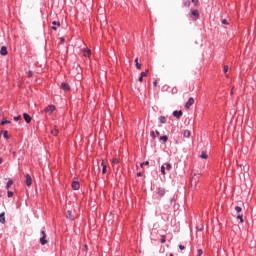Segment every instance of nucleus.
Returning <instances> with one entry per match:
<instances>
[{
    "mask_svg": "<svg viewBox=\"0 0 256 256\" xmlns=\"http://www.w3.org/2000/svg\"><path fill=\"white\" fill-rule=\"evenodd\" d=\"M166 193L165 188L158 187L156 190V194L158 195L157 199L160 200Z\"/></svg>",
    "mask_w": 256,
    "mask_h": 256,
    "instance_id": "f257e3e1",
    "label": "nucleus"
},
{
    "mask_svg": "<svg viewBox=\"0 0 256 256\" xmlns=\"http://www.w3.org/2000/svg\"><path fill=\"white\" fill-rule=\"evenodd\" d=\"M190 13H191V18L193 21H197L200 18V14H199L198 10H193V8H192Z\"/></svg>",
    "mask_w": 256,
    "mask_h": 256,
    "instance_id": "f03ea898",
    "label": "nucleus"
},
{
    "mask_svg": "<svg viewBox=\"0 0 256 256\" xmlns=\"http://www.w3.org/2000/svg\"><path fill=\"white\" fill-rule=\"evenodd\" d=\"M55 106L54 105H49L44 109L45 113H48L49 115L53 113V111H55Z\"/></svg>",
    "mask_w": 256,
    "mask_h": 256,
    "instance_id": "7ed1b4c3",
    "label": "nucleus"
},
{
    "mask_svg": "<svg viewBox=\"0 0 256 256\" xmlns=\"http://www.w3.org/2000/svg\"><path fill=\"white\" fill-rule=\"evenodd\" d=\"M200 176H201L200 173H195L194 176L191 179V183L196 185L197 182L199 181Z\"/></svg>",
    "mask_w": 256,
    "mask_h": 256,
    "instance_id": "20e7f679",
    "label": "nucleus"
},
{
    "mask_svg": "<svg viewBox=\"0 0 256 256\" xmlns=\"http://www.w3.org/2000/svg\"><path fill=\"white\" fill-rule=\"evenodd\" d=\"M25 179H26V182H25L26 186L31 187V185L33 184V179L31 178V175L27 174L25 176Z\"/></svg>",
    "mask_w": 256,
    "mask_h": 256,
    "instance_id": "39448f33",
    "label": "nucleus"
},
{
    "mask_svg": "<svg viewBox=\"0 0 256 256\" xmlns=\"http://www.w3.org/2000/svg\"><path fill=\"white\" fill-rule=\"evenodd\" d=\"M60 88H61L63 91H65V92H68V91L71 90L69 84L66 83V82H63V83L61 84Z\"/></svg>",
    "mask_w": 256,
    "mask_h": 256,
    "instance_id": "423d86ee",
    "label": "nucleus"
},
{
    "mask_svg": "<svg viewBox=\"0 0 256 256\" xmlns=\"http://www.w3.org/2000/svg\"><path fill=\"white\" fill-rule=\"evenodd\" d=\"M23 118L25 120L26 123H31V121L33 120V118H31V115L27 114V113H24L23 114Z\"/></svg>",
    "mask_w": 256,
    "mask_h": 256,
    "instance_id": "0eeeda50",
    "label": "nucleus"
},
{
    "mask_svg": "<svg viewBox=\"0 0 256 256\" xmlns=\"http://www.w3.org/2000/svg\"><path fill=\"white\" fill-rule=\"evenodd\" d=\"M195 100L191 97L189 98L188 102L185 104V108L189 109L193 104H194Z\"/></svg>",
    "mask_w": 256,
    "mask_h": 256,
    "instance_id": "6e6552de",
    "label": "nucleus"
},
{
    "mask_svg": "<svg viewBox=\"0 0 256 256\" xmlns=\"http://www.w3.org/2000/svg\"><path fill=\"white\" fill-rule=\"evenodd\" d=\"M65 216L67 219L73 221L75 219L74 215L72 214V212L70 210H68L66 213H65Z\"/></svg>",
    "mask_w": 256,
    "mask_h": 256,
    "instance_id": "1a4fd4ad",
    "label": "nucleus"
},
{
    "mask_svg": "<svg viewBox=\"0 0 256 256\" xmlns=\"http://www.w3.org/2000/svg\"><path fill=\"white\" fill-rule=\"evenodd\" d=\"M71 187L73 190H79L80 188V184L78 181H73L72 184H71Z\"/></svg>",
    "mask_w": 256,
    "mask_h": 256,
    "instance_id": "9d476101",
    "label": "nucleus"
},
{
    "mask_svg": "<svg viewBox=\"0 0 256 256\" xmlns=\"http://www.w3.org/2000/svg\"><path fill=\"white\" fill-rule=\"evenodd\" d=\"M182 115H183V112L181 110L179 111L176 110L173 112V116L176 117L177 119H180Z\"/></svg>",
    "mask_w": 256,
    "mask_h": 256,
    "instance_id": "9b49d317",
    "label": "nucleus"
},
{
    "mask_svg": "<svg viewBox=\"0 0 256 256\" xmlns=\"http://www.w3.org/2000/svg\"><path fill=\"white\" fill-rule=\"evenodd\" d=\"M7 54H9V52L7 51V47L5 46L1 47L0 55L7 56Z\"/></svg>",
    "mask_w": 256,
    "mask_h": 256,
    "instance_id": "f8f14e48",
    "label": "nucleus"
},
{
    "mask_svg": "<svg viewBox=\"0 0 256 256\" xmlns=\"http://www.w3.org/2000/svg\"><path fill=\"white\" fill-rule=\"evenodd\" d=\"M167 141H168V136L167 135L161 136L159 138V142H161L162 144L167 143Z\"/></svg>",
    "mask_w": 256,
    "mask_h": 256,
    "instance_id": "ddd939ff",
    "label": "nucleus"
},
{
    "mask_svg": "<svg viewBox=\"0 0 256 256\" xmlns=\"http://www.w3.org/2000/svg\"><path fill=\"white\" fill-rule=\"evenodd\" d=\"M47 240H46V235L44 234V236H42L41 238H40V244L41 245H45V244H47Z\"/></svg>",
    "mask_w": 256,
    "mask_h": 256,
    "instance_id": "4468645a",
    "label": "nucleus"
},
{
    "mask_svg": "<svg viewBox=\"0 0 256 256\" xmlns=\"http://www.w3.org/2000/svg\"><path fill=\"white\" fill-rule=\"evenodd\" d=\"M101 166H102V174H106V172H107V166L105 165V163H104L103 160H102Z\"/></svg>",
    "mask_w": 256,
    "mask_h": 256,
    "instance_id": "2eb2a0df",
    "label": "nucleus"
},
{
    "mask_svg": "<svg viewBox=\"0 0 256 256\" xmlns=\"http://www.w3.org/2000/svg\"><path fill=\"white\" fill-rule=\"evenodd\" d=\"M12 185H13V179H9V181L6 184V189L10 190Z\"/></svg>",
    "mask_w": 256,
    "mask_h": 256,
    "instance_id": "dca6fc26",
    "label": "nucleus"
},
{
    "mask_svg": "<svg viewBox=\"0 0 256 256\" xmlns=\"http://www.w3.org/2000/svg\"><path fill=\"white\" fill-rule=\"evenodd\" d=\"M0 223L5 224V212L0 214Z\"/></svg>",
    "mask_w": 256,
    "mask_h": 256,
    "instance_id": "f3484780",
    "label": "nucleus"
},
{
    "mask_svg": "<svg viewBox=\"0 0 256 256\" xmlns=\"http://www.w3.org/2000/svg\"><path fill=\"white\" fill-rule=\"evenodd\" d=\"M159 122H160L161 124H165V123L167 122L166 117L160 116V117H159Z\"/></svg>",
    "mask_w": 256,
    "mask_h": 256,
    "instance_id": "a211bd4d",
    "label": "nucleus"
},
{
    "mask_svg": "<svg viewBox=\"0 0 256 256\" xmlns=\"http://www.w3.org/2000/svg\"><path fill=\"white\" fill-rule=\"evenodd\" d=\"M200 158H202V159H208V154H207V152H206V151H203V152L201 153V155H200Z\"/></svg>",
    "mask_w": 256,
    "mask_h": 256,
    "instance_id": "6ab92c4d",
    "label": "nucleus"
},
{
    "mask_svg": "<svg viewBox=\"0 0 256 256\" xmlns=\"http://www.w3.org/2000/svg\"><path fill=\"white\" fill-rule=\"evenodd\" d=\"M163 165L167 171H170L172 169V165L170 163H165Z\"/></svg>",
    "mask_w": 256,
    "mask_h": 256,
    "instance_id": "aec40b11",
    "label": "nucleus"
},
{
    "mask_svg": "<svg viewBox=\"0 0 256 256\" xmlns=\"http://www.w3.org/2000/svg\"><path fill=\"white\" fill-rule=\"evenodd\" d=\"M83 53L85 57H89L91 55V51L89 49H85Z\"/></svg>",
    "mask_w": 256,
    "mask_h": 256,
    "instance_id": "412c9836",
    "label": "nucleus"
},
{
    "mask_svg": "<svg viewBox=\"0 0 256 256\" xmlns=\"http://www.w3.org/2000/svg\"><path fill=\"white\" fill-rule=\"evenodd\" d=\"M5 124H11V121H9V120L3 118L2 121H1V123H0V125H5Z\"/></svg>",
    "mask_w": 256,
    "mask_h": 256,
    "instance_id": "4be33fe9",
    "label": "nucleus"
},
{
    "mask_svg": "<svg viewBox=\"0 0 256 256\" xmlns=\"http://www.w3.org/2000/svg\"><path fill=\"white\" fill-rule=\"evenodd\" d=\"M190 135H191V132L188 131V130H185L184 133H183L184 138H189Z\"/></svg>",
    "mask_w": 256,
    "mask_h": 256,
    "instance_id": "5701e85b",
    "label": "nucleus"
},
{
    "mask_svg": "<svg viewBox=\"0 0 256 256\" xmlns=\"http://www.w3.org/2000/svg\"><path fill=\"white\" fill-rule=\"evenodd\" d=\"M135 65L138 70H141V64L138 62V58L135 59Z\"/></svg>",
    "mask_w": 256,
    "mask_h": 256,
    "instance_id": "b1692460",
    "label": "nucleus"
},
{
    "mask_svg": "<svg viewBox=\"0 0 256 256\" xmlns=\"http://www.w3.org/2000/svg\"><path fill=\"white\" fill-rule=\"evenodd\" d=\"M9 132H7V131H4V133H3V137H4V139H6V140H9V134H8Z\"/></svg>",
    "mask_w": 256,
    "mask_h": 256,
    "instance_id": "393cba45",
    "label": "nucleus"
},
{
    "mask_svg": "<svg viewBox=\"0 0 256 256\" xmlns=\"http://www.w3.org/2000/svg\"><path fill=\"white\" fill-rule=\"evenodd\" d=\"M183 4H184L185 7H190L191 6L190 0H186Z\"/></svg>",
    "mask_w": 256,
    "mask_h": 256,
    "instance_id": "a878e982",
    "label": "nucleus"
},
{
    "mask_svg": "<svg viewBox=\"0 0 256 256\" xmlns=\"http://www.w3.org/2000/svg\"><path fill=\"white\" fill-rule=\"evenodd\" d=\"M52 25L55 26V27H56V26H57V27H60L61 24H60V22H56V20H53V21H52Z\"/></svg>",
    "mask_w": 256,
    "mask_h": 256,
    "instance_id": "bb28decb",
    "label": "nucleus"
},
{
    "mask_svg": "<svg viewBox=\"0 0 256 256\" xmlns=\"http://www.w3.org/2000/svg\"><path fill=\"white\" fill-rule=\"evenodd\" d=\"M165 170H166V167H165V165L163 164V165L161 166V173H162L163 175L166 174Z\"/></svg>",
    "mask_w": 256,
    "mask_h": 256,
    "instance_id": "cd10ccee",
    "label": "nucleus"
},
{
    "mask_svg": "<svg viewBox=\"0 0 256 256\" xmlns=\"http://www.w3.org/2000/svg\"><path fill=\"white\" fill-rule=\"evenodd\" d=\"M58 130L57 129H53L52 131H51V134L53 135V136H57V134H58Z\"/></svg>",
    "mask_w": 256,
    "mask_h": 256,
    "instance_id": "c85d7f7f",
    "label": "nucleus"
},
{
    "mask_svg": "<svg viewBox=\"0 0 256 256\" xmlns=\"http://www.w3.org/2000/svg\"><path fill=\"white\" fill-rule=\"evenodd\" d=\"M237 219H239L241 223L244 222V219H243V215H242V214H239V215L237 216Z\"/></svg>",
    "mask_w": 256,
    "mask_h": 256,
    "instance_id": "c756f323",
    "label": "nucleus"
},
{
    "mask_svg": "<svg viewBox=\"0 0 256 256\" xmlns=\"http://www.w3.org/2000/svg\"><path fill=\"white\" fill-rule=\"evenodd\" d=\"M160 242H161L162 244H164V243L166 242V236H165V235H162V236H161Z\"/></svg>",
    "mask_w": 256,
    "mask_h": 256,
    "instance_id": "7c9ffc66",
    "label": "nucleus"
},
{
    "mask_svg": "<svg viewBox=\"0 0 256 256\" xmlns=\"http://www.w3.org/2000/svg\"><path fill=\"white\" fill-rule=\"evenodd\" d=\"M192 3L194 4L195 7L199 6V0H192Z\"/></svg>",
    "mask_w": 256,
    "mask_h": 256,
    "instance_id": "2f4dec72",
    "label": "nucleus"
},
{
    "mask_svg": "<svg viewBox=\"0 0 256 256\" xmlns=\"http://www.w3.org/2000/svg\"><path fill=\"white\" fill-rule=\"evenodd\" d=\"M150 136L152 137V139H156V133L154 131L150 132Z\"/></svg>",
    "mask_w": 256,
    "mask_h": 256,
    "instance_id": "473e14b6",
    "label": "nucleus"
},
{
    "mask_svg": "<svg viewBox=\"0 0 256 256\" xmlns=\"http://www.w3.org/2000/svg\"><path fill=\"white\" fill-rule=\"evenodd\" d=\"M148 72H149V71H148V70H146L145 72H142V73L140 74V76H142V77L144 78V77H146V76H147Z\"/></svg>",
    "mask_w": 256,
    "mask_h": 256,
    "instance_id": "72a5a7b5",
    "label": "nucleus"
},
{
    "mask_svg": "<svg viewBox=\"0 0 256 256\" xmlns=\"http://www.w3.org/2000/svg\"><path fill=\"white\" fill-rule=\"evenodd\" d=\"M228 70H229V67H228V66H224L223 71H224V73L226 74V76H227Z\"/></svg>",
    "mask_w": 256,
    "mask_h": 256,
    "instance_id": "f704fd0d",
    "label": "nucleus"
},
{
    "mask_svg": "<svg viewBox=\"0 0 256 256\" xmlns=\"http://www.w3.org/2000/svg\"><path fill=\"white\" fill-rule=\"evenodd\" d=\"M118 163H119V160L116 159V158H114L113 161H112V164H113V165H117Z\"/></svg>",
    "mask_w": 256,
    "mask_h": 256,
    "instance_id": "c9c22d12",
    "label": "nucleus"
},
{
    "mask_svg": "<svg viewBox=\"0 0 256 256\" xmlns=\"http://www.w3.org/2000/svg\"><path fill=\"white\" fill-rule=\"evenodd\" d=\"M13 195H14V193H13L12 191H8V192H7V196H8L9 198L13 197Z\"/></svg>",
    "mask_w": 256,
    "mask_h": 256,
    "instance_id": "e433bc0d",
    "label": "nucleus"
},
{
    "mask_svg": "<svg viewBox=\"0 0 256 256\" xmlns=\"http://www.w3.org/2000/svg\"><path fill=\"white\" fill-rule=\"evenodd\" d=\"M197 256H202L203 255V250L202 249H198V251H197Z\"/></svg>",
    "mask_w": 256,
    "mask_h": 256,
    "instance_id": "4c0bfd02",
    "label": "nucleus"
},
{
    "mask_svg": "<svg viewBox=\"0 0 256 256\" xmlns=\"http://www.w3.org/2000/svg\"><path fill=\"white\" fill-rule=\"evenodd\" d=\"M235 210L237 211V213H240V212L242 211V208L239 207V206H236V207H235Z\"/></svg>",
    "mask_w": 256,
    "mask_h": 256,
    "instance_id": "58836bf2",
    "label": "nucleus"
},
{
    "mask_svg": "<svg viewBox=\"0 0 256 256\" xmlns=\"http://www.w3.org/2000/svg\"><path fill=\"white\" fill-rule=\"evenodd\" d=\"M221 22H222L223 25H229V22L226 19L221 20Z\"/></svg>",
    "mask_w": 256,
    "mask_h": 256,
    "instance_id": "ea45409f",
    "label": "nucleus"
},
{
    "mask_svg": "<svg viewBox=\"0 0 256 256\" xmlns=\"http://www.w3.org/2000/svg\"><path fill=\"white\" fill-rule=\"evenodd\" d=\"M144 165L145 166H148L149 165V161H146V162H144V163H142L140 166H141V168H143L144 167Z\"/></svg>",
    "mask_w": 256,
    "mask_h": 256,
    "instance_id": "a19ab883",
    "label": "nucleus"
},
{
    "mask_svg": "<svg viewBox=\"0 0 256 256\" xmlns=\"http://www.w3.org/2000/svg\"><path fill=\"white\" fill-rule=\"evenodd\" d=\"M14 120H15L16 122L20 121V120H21V116H16V117H14Z\"/></svg>",
    "mask_w": 256,
    "mask_h": 256,
    "instance_id": "79ce46f5",
    "label": "nucleus"
},
{
    "mask_svg": "<svg viewBox=\"0 0 256 256\" xmlns=\"http://www.w3.org/2000/svg\"><path fill=\"white\" fill-rule=\"evenodd\" d=\"M185 246L184 245H179V249L181 250V251H183V250H185Z\"/></svg>",
    "mask_w": 256,
    "mask_h": 256,
    "instance_id": "37998d69",
    "label": "nucleus"
},
{
    "mask_svg": "<svg viewBox=\"0 0 256 256\" xmlns=\"http://www.w3.org/2000/svg\"><path fill=\"white\" fill-rule=\"evenodd\" d=\"M155 132V136L159 137L160 136V132L158 130L154 131Z\"/></svg>",
    "mask_w": 256,
    "mask_h": 256,
    "instance_id": "c03bdc74",
    "label": "nucleus"
},
{
    "mask_svg": "<svg viewBox=\"0 0 256 256\" xmlns=\"http://www.w3.org/2000/svg\"><path fill=\"white\" fill-rule=\"evenodd\" d=\"M87 249H88V246H87V245H84V246L82 247V250H83V251H87Z\"/></svg>",
    "mask_w": 256,
    "mask_h": 256,
    "instance_id": "a18cd8bd",
    "label": "nucleus"
},
{
    "mask_svg": "<svg viewBox=\"0 0 256 256\" xmlns=\"http://www.w3.org/2000/svg\"><path fill=\"white\" fill-rule=\"evenodd\" d=\"M64 42H65V38L62 37V38L60 39V44H63Z\"/></svg>",
    "mask_w": 256,
    "mask_h": 256,
    "instance_id": "49530a36",
    "label": "nucleus"
},
{
    "mask_svg": "<svg viewBox=\"0 0 256 256\" xmlns=\"http://www.w3.org/2000/svg\"><path fill=\"white\" fill-rule=\"evenodd\" d=\"M139 82H143V77L140 75L139 79H138Z\"/></svg>",
    "mask_w": 256,
    "mask_h": 256,
    "instance_id": "de8ad7c7",
    "label": "nucleus"
},
{
    "mask_svg": "<svg viewBox=\"0 0 256 256\" xmlns=\"http://www.w3.org/2000/svg\"><path fill=\"white\" fill-rule=\"evenodd\" d=\"M157 84H158V82L155 80V81L153 82L154 87H156Z\"/></svg>",
    "mask_w": 256,
    "mask_h": 256,
    "instance_id": "09e8293b",
    "label": "nucleus"
},
{
    "mask_svg": "<svg viewBox=\"0 0 256 256\" xmlns=\"http://www.w3.org/2000/svg\"><path fill=\"white\" fill-rule=\"evenodd\" d=\"M52 30L57 31V28L53 25V27H51Z\"/></svg>",
    "mask_w": 256,
    "mask_h": 256,
    "instance_id": "8fccbe9b",
    "label": "nucleus"
},
{
    "mask_svg": "<svg viewBox=\"0 0 256 256\" xmlns=\"http://www.w3.org/2000/svg\"><path fill=\"white\" fill-rule=\"evenodd\" d=\"M137 176H138V177H142V173H141V172H138V173H137Z\"/></svg>",
    "mask_w": 256,
    "mask_h": 256,
    "instance_id": "3c124183",
    "label": "nucleus"
},
{
    "mask_svg": "<svg viewBox=\"0 0 256 256\" xmlns=\"http://www.w3.org/2000/svg\"><path fill=\"white\" fill-rule=\"evenodd\" d=\"M29 77H33V72H29Z\"/></svg>",
    "mask_w": 256,
    "mask_h": 256,
    "instance_id": "603ef678",
    "label": "nucleus"
},
{
    "mask_svg": "<svg viewBox=\"0 0 256 256\" xmlns=\"http://www.w3.org/2000/svg\"><path fill=\"white\" fill-rule=\"evenodd\" d=\"M42 236L46 235L45 231H41Z\"/></svg>",
    "mask_w": 256,
    "mask_h": 256,
    "instance_id": "864d4df0",
    "label": "nucleus"
},
{
    "mask_svg": "<svg viewBox=\"0 0 256 256\" xmlns=\"http://www.w3.org/2000/svg\"><path fill=\"white\" fill-rule=\"evenodd\" d=\"M2 163H3V158L0 157V164H2Z\"/></svg>",
    "mask_w": 256,
    "mask_h": 256,
    "instance_id": "5fc2aeb1",
    "label": "nucleus"
},
{
    "mask_svg": "<svg viewBox=\"0 0 256 256\" xmlns=\"http://www.w3.org/2000/svg\"><path fill=\"white\" fill-rule=\"evenodd\" d=\"M4 132H5V131H0V135H3Z\"/></svg>",
    "mask_w": 256,
    "mask_h": 256,
    "instance_id": "6e6d98bb",
    "label": "nucleus"
},
{
    "mask_svg": "<svg viewBox=\"0 0 256 256\" xmlns=\"http://www.w3.org/2000/svg\"><path fill=\"white\" fill-rule=\"evenodd\" d=\"M3 197V195L0 193V198H2Z\"/></svg>",
    "mask_w": 256,
    "mask_h": 256,
    "instance_id": "4d7b16f0",
    "label": "nucleus"
},
{
    "mask_svg": "<svg viewBox=\"0 0 256 256\" xmlns=\"http://www.w3.org/2000/svg\"><path fill=\"white\" fill-rule=\"evenodd\" d=\"M169 256H174V255H173V253H170V255H169Z\"/></svg>",
    "mask_w": 256,
    "mask_h": 256,
    "instance_id": "13d9d810",
    "label": "nucleus"
}]
</instances>
